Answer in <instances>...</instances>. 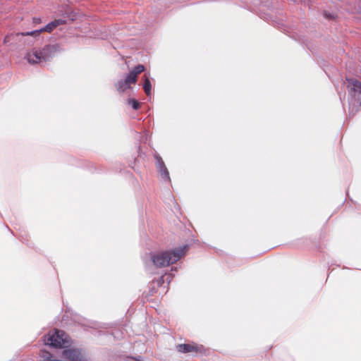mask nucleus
Here are the masks:
<instances>
[{
  "instance_id": "nucleus-1",
  "label": "nucleus",
  "mask_w": 361,
  "mask_h": 361,
  "mask_svg": "<svg viewBox=\"0 0 361 361\" xmlns=\"http://www.w3.org/2000/svg\"><path fill=\"white\" fill-rule=\"evenodd\" d=\"M58 49L59 47L56 44H49L42 49L33 48L27 52L25 58L30 64L39 63L51 59Z\"/></svg>"
},
{
  "instance_id": "nucleus-2",
  "label": "nucleus",
  "mask_w": 361,
  "mask_h": 361,
  "mask_svg": "<svg viewBox=\"0 0 361 361\" xmlns=\"http://www.w3.org/2000/svg\"><path fill=\"white\" fill-rule=\"evenodd\" d=\"M185 247L176 248L171 251L154 255L152 257L153 264L157 267H165L176 263L185 254Z\"/></svg>"
},
{
  "instance_id": "nucleus-3",
  "label": "nucleus",
  "mask_w": 361,
  "mask_h": 361,
  "mask_svg": "<svg viewBox=\"0 0 361 361\" xmlns=\"http://www.w3.org/2000/svg\"><path fill=\"white\" fill-rule=\"evenodd\" d=\"M44 343L52 348L65 349L71 345V339L63 331L54 329L44 336Z\"/></svg>"
},
{
  "instance_id": "nucleus-4",
  "label": "nucleus",
  "mask_w": 361,
  "mask_h": 361,
  "mask_svg": "<svg viewBox=\"0 0 361 361\" xmlns=\"http://www.w3.org/2000/svg\"><path fill=\"white\" fill-rule=\"evenodd\" d=\"M145 71V67L143 65L139 64L134 67L127 75L125 80L118 81L116 86V89L120 92H124L128 89H130L132 84H135L137 80V76Z\"/></svg>"
},
{
  "instance_id": "nucleus-5",
  "label": "nucleus",
  "mask_w": 361,
  "mask_h": 361,
  "mask_svg": "<svg viewBox=\"0 0 361 361\" xmlns=\"http://www.w3.org/2000/svg\"><path fill=\"white\" fill-rule=\"evenodd\" d=\"M59 361H87V358L81 350L68 347L63 350Z\"/></svg>"
},
{
  "instance_id": "nucleus-6",
  "label": "nucleus",
  "mask_w": 361,
  "mask_h": 361,
  "mask_svg": "<svg viewBox=\"0 0 361 361\" xmlns=\"http://www.w3.org/2000/svg\"><path fill=\"white\" fill-rule=\"evenodd\" d=\"M176 350L182 353H202L204 352V348L202 345H197L195 343H183L176 345Z\"/></svg>"
},
{
  "instance_id": "nucleus-7",
  "label": "nucleus",
  "mask_w": 361,
  "mask_h": 361,
  "mask_svg": "<svg viewBox=\"0 0 361 361\" xmlns=\"http://www.w3.org/2000/svg\"><path fill=\"white\" fill-rule=\"evenodd\" d=\"M63 23V20H54V21L48 23L44 27L32 31V32H22L20 35L22 36H37L42 32H51L54 28H56L57 26Z\"/></svg>"
},
{
  "instance_id": "nucleus-8",
  "label": "nucleus",
  "mask_w": 361,
  "mask_h": 361,
  "mask_svg": "<svg viewBox=\"0 0 361 361\" xmlns=\"http://www.w3.org/2000/svg\"><path fill=\"white\" fill-rule=\"evenodd\" d=\"M154 159L156 161V163H155L156 168H157L159 173L160 174V176H161V178L164 180L170 181L171 179H170V176H169V173L168 169L166 168L162 158L158 154H154Z\"/></svg>"
},
{
  "instance_id": "nucleus-9",
  "label": "nucleus",
  "mask_w": 361,
  "mask_h": 361,
  "mask_svg": "<svg viewBox=\"0 0 361 361\" xmlns=\"http://www.w3.org/2000/svg\"><path fill=\"white\" fill-rule=\"evenodd\" d=\"M39 357L41 361H59L58 359H55L54 355L49 352L45 350H41L39 353Z\"/></svg>"
},
{
  "instance_id": "nucleus-10",
  "label": "nucleus",
  "mask_w": 361,
  "mask_h": 361,
  "mask_svg": "<svg viewBox=\"0 0 361 361\" xmlns=\"http://www.w3.org/2000/svg\"><path fill=\"white\" fill-rule=\"evenodd\" d=\"M144 78H145V81H144V84H143V90H144L145 92L146 93V94L147 96H149L151 94V90H152L151 82H150L149 78L146 75H144Z\"/></svg>"
},
{
  "instance_id": "nucleus-11",
  "label": "nucleus",
  "mask_w": 361,
  "mask_h": 361,
  "mask_svg": "<svg viewBox=\"0 0 361 361\" xmlns=\"http://www.w3.org/2000/svg\"><path fill=\"white\" fill-rule=\"evenodd\" d=\"M352 84L353 86V90L358 93L357 99L360 100L361 104V82L354 80Z\"/></svg>"
},
{
  "instance_id": "nucleus-12",
  "label": "nucleus",
  "mask_w": 361,
  "mask_h": 361,
  "mask_svg": "<svg viewBox=\"0 0 361 361\" xmlns=\"http://www.w3.org/2000/svg\"><path fill=\"white\" fill-rule=\"evenodd\" d=\"M164 281L163 276H161L160 279H159L157 281H153L151 283V286H152V289H153L151 295H153V293L155 292L154 289H155L156 286L159 287V286H161L164 283Z\"/></svg>"
},
{
  "instance_id": "nucleus-13",
  "label": "nucleus",
  "mask_w": 361,
  "mask_h": 361,
  "mask_svg": "<svg viewBox=\"0 0 361 361\" xmlns=\"http://www.w3.org/2000/svg\"><path fill=\"white\" fill-rule=\"evenodd\" d=\"M128 103L130 104L132 107L135 110L140 108V103L134 99H129Z\"/></svg>"
},
{
  "instance_id": "nucleus-14",
  "label": "nucleus",
  "mask_w": 361,
  "mask_h": 361,
  "mask_svg": "<svg viewBox=\"0 0 361 361\" xmlns=\"http://www.w3.org/2000/svg\"><path fill=\"white\" fill-rule=\"evenodd\" d=\"M10 37H11V36H8H8H6V37H4V42L5 44L8 43V42L10 41Z\"/></svg>"
},
{
  "instance_id": "nucleus-15",
  "label": "nucleus",
  "mask_w": 361,
  "mask_h": 361,
  "mask_svg": "<svg viewBox=\"0 0 361 361\" xmlns=\"http://www.w3.org/2000/svg\"><path fill=\"white\" fill-rule=\"evenodd\" d=\"M33 22L35 23H39L41 22V19L39 18H33Z\"/></svg>"
}]
</instances>
